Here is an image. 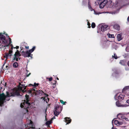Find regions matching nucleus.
<instances>
[{
	"label": "nucleus",
	"instance_id": "1",
	"mask_svg": "<svg viewBox=\"0 0 129 129\" xmlns=\"http://www.w3.org/2000/svg\"><path fill=\"white\" fill-rule=\"evenodd\" d=\"M29 96L27 94L25 95V99L23 101V102L20 105V107L22 108H23L25 110H26V112H28V109L29 110L31 108V105L30 103L29 102Z\"/></svg>",
	"mask_w": 129,
	"mask_h": 129
},
{
	"label": "nucleus",
	"instance_id": "2",
	"mask_svg": "<svg viewBox=\"0 0 129 129\" xmlns=\"http://www.w3.org/2000/svg\"><path fill=\"white\" fill-rule=\"evenodd\" d=\"M61 107L58 104H56L55 106L54 110V113L55 115L57 116L61 111Z\"/></svg>",
	"mask_w": 129,
	"mask_h": 129
},
{
	"label": "nucleus",
	"instance_id": "3",
	"mask_svg": "<svg viewBox=\"0 0 129 129\" xmlns=\"http://www.w3.org/2000/svg\"><path fill=\"white\" fill-rule=\"evenodd\" d=\"M6 98L4 93H3L0 94V106H2L4 105L5 102H6Z\"/></svg>",
	"mask_w": 129,
	"mask_h": 129
},
{
	"label": "nucleus",
	"instance_id": "4",
	"mask_svg": "<svg viewBox=\"0 0 129 129\" xmlns=\"http://www.w3.org/2000/svg\"><path fill=\"white\" fill-rule=\"evenodd\" d=\"M36 47L35 46H34L33 48L28 51H27L26 56H25L26 57H30L31 58L32 57L31 56V53L33 52L35 49Z\"/></svg>",
	"mask_w": 129,
	"mask_h": 129
},
{
	"label": "nucleus",
	"instance_id": "5",
	"mask_svg": "<svg viewBox=\"0 0 129 129\" xmlns=\"http://www.w3.org/2000/svg\"><path fill=\"white\" fill-rule=\"evenodd\" d=\"M21 85H22V86H19L18 87V90L20 91H22V92L24 93L25 91H27L26 90H24L26 89V87L25 86L21 84Z\"/></svg>",
	"mask_w": 129,
	"mask_h": 129
},
{
	"label": "nucleus",
	"instance_id": "6",
	"mask_svg": "<svg viewBox=\"0 0 129 129\" xmlns=\"http://www.w3.org/2000/svg\"><path fill=\"white\" fill-rule=\"evenodd\" d=\"M108 1L107 0H104L101 2L100 4V7L101 8H103L105 6Z\"/></svg>",
	"mask_w": 129,
	"mask_h": 129
},
{
	"label": "nucleus",
	"instance_id": "7",
	"mask_svg": "<svg viewBox=\"0 0 129 129\" xmlns=\"http://www.w3.org/2000/svg\"><path fill=\"white\" fill-rule=\"evenodd\" d=\"M101 30L102 32L106 31L108 27V26L106 25H102L100 27Z\"/></svg>",
	"mask_w": 129,
	"mask_h": 129
},
{
	"label": "nucleus",
	"instance_id": "8",
	"mask_svg": "<svg viewBox=\"0 0 129 129\" xmlns=\"http://www.w3.org/2000/svg\"><path fill=\"white\" fill-rule=\"evenodd\" d=\"M64 119L66 123V124H68L70 123L72 121L71 119L68 117H65Z\"/></svg>",
	"mask_w": 129,
	"mask_h": 129
},
{
	"label": "nucleus",
	"instance_id": "9",
	"mask_svg": "<svg viewBox=\"0 0 129 129\" xmlns=\"http://www.w3.org/2000/svg\"><path fill=\"white\" fill-rule=\"evenodd\" d=\"M21 56V55L18 50H17L16 52L14 54V57H19Z\"/></svg>",
	"mask_w": 129,
	"mask_h": 129
},
{
	"label": "nucleus",
	"instance_id": "10",
	"mask_svg": "<svg viewBox=\"0 0 129 129\" xmlns=\"http://www.w3.org/2000/svg\"><path fill=\"white\" fill-rule=\"evenodd\" d=\"M115 124L116 125L118 126L122 125L123 123L122 122H121L117 120H115L114 121Z\"/></svg>",
	"mask_w": 129,
	"mask_h": 129
},
{
	"label": "nucleus",
	"instance_id": "11",
	"mask_svg": "<svg viewBox=\"0 0 129 129\" xmlns=\"http://www.w3.org/2000/svg\"><path fill=\"white\" fill-rule=\"evenodd\" d=\"M12 55H11L8 53H6L5 54L4 57L6 58V59H7L8 57L11 58Z\"/></svg>",
	"mask_w": 129,
	"mask_h": 129
},
{
	"label": "nucleus",
	"instance_id": "12",
	"mask_svg": "<svg viewBox=\"0 0 129 129\" xmlns=\"http://www.w3.org/2000/svg\"><path fill=\"white\" fill-rule=\"evenodd\" d=\"M12 92L13 96H14L15 95L19 96L20 95L19 93L17 90L14 91H13Z\"/></svg>",
	"mask_w": 129,
	"mask_h": 129
},
{
	"label": "nucleus",
	"instance_id": "13",
	"mask_svg": "<svg viewBox=\"0 0 129 129\" xmlns=\"http://www.w3.org/2000/svg\"><path fill=\"white\" fill-rule=\"evenodd\" d=\"M6 95H5V97L6 98H7V97L13 96L12 92L10 93H9L8 91H7L6 92Z\"/></svg>",
	"mask_w": 129,
	"mask_h": 129
},
{
	"label": "nucleus",
	"instance_id": "14",
	"mask_svg": "<svg viewBox=\"0 0 129 129\" xmlns=\"http://www.w3.org/2000/svg\"><path fill=\"white\" fill-rule=\"evenodd\" d=\"M117 40L118 41H119L123 39L122 37V35L121 34H118L117 35Z\"/></svg>",
	"mask_w": 129,
	"mask_h": 129
},
{
	"label": "nucleus",
	"instance_id": "15",
	"mask_svg": "<svg viewBox=\"0 0 129 129\" xmlns=\"http://www.w3.org/2000/svg\"><path fill=\"white\" fill-rule=\"evenodd\" d=\"M6 37L5 36L1 33V35L0 36V39L2 40H5Z\"/></svg>",
	"mask_w": 129,
	"mask_h": 129
},
{
	"label": "nucleus",
	"instance_id": "16",
	"mask_svg": "<svg viewBox=\"0 0 129 129\" xmlns=\"http://www.w3.org/2000/svg\"><path fill=\"white\" fill-rule=\"evenodd\" d=\"M124 96V95H122V94H120L118 96V99L119 100L121 99L123 100Z\"/></svg>",
	"mask_w": 129,
	"mask_h": 129
},
{
	"label": "nucleus",
	"instance_id": "17",
	"mask_svg": "<svg viewBox=\"0 0 129 129\" xmlns=\"http://www.w3.org/2000/svg\"><path fill=\"white\" fill-rule=\"evenodd\" d=\"M116 105L118 107H123V105H122L119 102L118 100L116 102Z\"/></svg>",
	"mask_w": 129,
	"mask_h": 129
},
{
	"label": "nucleus",
	"instance_id": "18",
	"mask_svg": "<svg viewBox=\"0 0 129 129\" xmlns=\"http://www.w3.org/2000/svg\"><path fill=\"white\" fill-rule=\"evenodd\" d=\"M21 53L23 56L25 57H26L25 56L27 55V51L26 52H24V51H22V52Z\"/></svg>",
	"mask_w": 129,
	"mask_h": 129
},
{
	"label": "nucleus",
	"instance_id": "19",
	"mask_svg": "<svg viewBox=\"0 0 129 129\" xmlns=\"http://www.w3.org/2000/svg\"><path fill=\"white\" fill-rule=\"evenodd\" d=\"M18 66V63L16 62H15L13 64V66L14 68H17Z\"/></svg>",
	"mask_w": 129,
	"mask_h": 129
},
{
	"label": "nucleus",
	"instance_id": "20",
	"mask_svg": "<svg viewBox=\"0 0 129 129\" xmlns=\"http://www.w3.org/2000/svg\"><path fill=\"white\" fill-rule=\"evenodd\" d=\"M39 93L40 94H41L42 95V93H44V94L45 95H46V96H48V94H47L46 93H44L42 90H39Z\"/></svg>",
	"mask_w": 129,
	"mask_h": 129
},
{
	"label": "nucleus",
	"instance_id": "21",
	"mask_svg": "<svg viewBox=\"0 0 129 129\" xmlns=\"http://www.w3.org/2000/svg\"><path fill=\"white\" fill-rule=\"evenodd\" d=\"M52 123L51 121H47L46 123V124L47 125L49 126Z\"/></svg>",
	"mask_w": 129,
	"mask_h": 129
},
{
	"label": "nucleus",
	"instance_id": "22",
	"mask_svg": "<svg viewBox=\"0 0 129 129\" xmlns=\"http://www.w3.org/2000/svg\"><path fill=\"white\" fill-rule=\"evenodd\" d=\"M39 84L38 83H34V85H32L31 84H29V85L30 86V85H32L33 86H34L35 87H36L37 86H38L39 85Z\"/></svg>",
	"mask_w": 129,
	"mask_h": 129
},
{
	"label": "nucleus",
	"instance_id": "23",
	"mask_svg": "<svg viewBox=\"0 0 129 129\" xmlns=\"http://www.w3.org/2000/svg\"><path fill=\"white\" fill-rule=\"evenodd\" d=\"M19 57H14L13 58V60H15L16 61H18V60H20V58H19Z\"/></svg>",
	"mask_w": 129,
	"mask_h": 129
},
{
	"label": "nucleus",
	"instance_id": "24",
	"mask_svg": "<svg viewBox=\"0 0 129 129\" xmlns=\"http://www.w3.org/2000/svg\"><path fill=\"white\" fill-rule=\"evenodd\" d=\"M129 89V86H127L125 87L123 89V91H125L126 90H127Z\"/></svg>",
	"mask_w": 129,
	"mask_h": 129
},
{
	"label": "nucleus",
	"instance_id": "25",
	"mask_svg": "<svg viewBox=\"0 0 129 129\" xmlns=\"http://www.w3.org/2000/svg\"><path fill=\"white\" fill-rule=\"evenodd\" d=\"M119 63L122 65H124V61L123 60H121L119 62Z\"/></svg>",
	"mask_w": 129,
	"mask_h": 129
},
{
	"label": "nucleus",
	"instance_id": "26",
	"mask_svg": "<svg viewBox=\"0 0 129 129\" xmlns=\"http://www.w3.org/2000/svg\"><path fill=\"white\" fill-rule=\"evenodd\" d=\"M91 27L92 28H95V24L94 23L92 22L91 24Z\"/></svg>",
	"mask_w": 129,
	"mask_h": 129
},
{
	"label": "nucleus",
	"instance_id": "27",
	"mask_svg": "<svg viewBox=\"0 0 129 129\" xmlns=\"http://www.w3.org/2000/svg\"><path fill=\"white\" fill-rule=\"evenodd\" d=\"M114 56L113 55L112 56V57L113 58H114L115 59H117V56L116 54L115 53H114Z\"/></svg>",
	"mask_w": 129,
	"mask_h": 129
},
{
	"label": "nucleus",
	"instance_id": "28",
	"mask_svg": "<svg viewBox=\"0 0 129 129\" xmlns=\"http://www.w3.org/2000/svg\"><path fill=\"white\" fill-rule=\"evenodd\" d=\"M60 102L63 104V105H65V103H66V102H64L62 100H60Z\"/></svg>",
	"mask_w": 129,
	"mask_h": 129
},
{
	"label": "nucleus",
	"instance_id": "29",
	"mask_svg": "<svg viewBox=\"0 0 129 129\" xmlns=\"http://www.w3.org/2000/svg\"><path fill=\"white\" fill-rule=\"evenodd\" d=\"M46 79H48V80L50 82L52 81V77H50V78H46Z\"/></svg>",
	"mask_w": 129,
	"mask_h": 129
},
{
	"label": "nucleus",
	"instance_id": "30",
	"mask_svg": "<svg viewBox=\"0 0 129 129\" xmlns=\"http://www.w3.org/2000/svg\"><path fill=\"white\" fill-rule=\"evenodd\" d=\"M88 8H89V9H90L91 11H92V10H93V9L92 8L90 5L89 4L88 5Z\"/></svg>",
	"mask_w": 129,
	"mask_h": 129
},
{
	"label": "nucleus",
	"instance_id": "31",
	"mask_svg": "<svg viewBox=\"0 0 129 129\" xmlns=\"http://www.w3.org/2000/svg\"><path fill=\"white\" fill-rule=\"evenodd\" d=\"M26 129H34V127L33 126H32L31 127H29L27 128V127H26Z\"/></svg>",
	"mask_w": 129,
	"mask_h": 129
},
{
	"label": "nucleus",
	"instance_id": "32",
	"mask_svg": "<svg viewBox=\"0 0 129 129\" xmlns=\"http://www.w3.org/2000/svg\"><path fill=\"white\" fill-rule=\"evenodd\" d=\"M31 89L32 91H33L34 92L37 91V90H36L34 88H32Z\"/></svg>",
	"mask_w": 129,
	"mask_h": 129
},
{
	"label": "nucleus",
	"instance_id": "33",
	"mask_svg": "<svg viewBox=\"0 0 129 129\" xmlns=\"http://www.w3.org/2000/svg\"><path fill=\"white\" fill-rule=\"evenodd\" d=\"M8 53H9L11 55H12V54L13 53L12 50L11 49V50H9Z\"/></svg>",
	"mask_w": 129,
	"mask_h": 129
},
{
	"label": "nucleus",
	"instance_id": "34",
	"mask_svg": "<svg viewBox=\"0 0 129 129\" xmlns=\"http://www.w3.org/2000/svg\"><path fill=\"white\" fill-rule=\"evenodd\" d=\"M87 25L88 26V27L90 28L91 27V26H90V24L89 22H87Z\"/></svg>",
	"mask_w": 129,
	"mask_h": 129
},
{
	"label": "nucleus",
	"instance_id": "35",
	"mask_svg": "<svg viewBox=\"0 0 129 129\" xmlns=\"http://www.w3.org/2000/svg\"><path fill=\"white\" fill-rule=\"evenodd\" d=\"M107 35L109 38H112V35H110L109 34H108Z\"/></svg>",
	"mask_w": 129,
	"mask_h": 129
},
{
	"label": "nucleus",
	"instance_id": "36",
	"mask_svg": "<svg viewBox=\"0 0 129 129\" xmlns=\"http://www.w3.org/2000/svg\"><path fill=\"white\" fill-rule=\"evenodd\" d=\"M120 117L121 118L123 119H125V117L124 116H120Z\"/></svg>",
	"mask_w": 129,
	"mask_h": 129
},
{
	"label": "nucleus",
	"instance_id": "37",
	"mask_svg": "<svg viewBox=\"0 0 129 129\" xmlns=\"http://www.w3.org/2000/svg\"><path fill=\"white\" fill-rule=\"evenodd\" d=\"M26 92H27V91H25ZM32 92V90H31V89L30 90H29L27 91V92H28L29 93H31Z\"/></svg>",
	"mask_w": 129,
	"mask_h": 129
},
{
	"label": "nucleus",
	"instance_id": "38",
	"mask_svg": "<svg viewBox=\"0 0 129 129\" xmlns=\"http://www.w3.org/2000/svg\"><path fill=\"white\" fill-rule=\"evenodd\" d=\"M122 113H119V114H118L117 115V117H119V116L120 115H122Z\"/></svg>",
	"mask_w": 129,
	"mask_h": 129
},
{
	"label": "nucleus",
	"instance_id": "39",
	"mask_svg": "<svg viewBox=\"0 0 129 129\" xmlns=\"http://www.w3.org/2000/svg\"><path fill=\"white\" fill-rule=\"evenodd\" d=\"M123 120H125L126 121L129 122V120H128L127 118H126V117H125V119Z\"/></svg>",
	"mask_w": 129,
	"mask_h": 129
},
{
	"label": "nucleus",
	"instance_id": "40",
	"mask_svg": "<svg viewBox=\"0 0 129 129\" xmlns=\"http://www.w3.org/2000/svg\"><path fill=\"white\" fill-rule=\"evenodd\" d=\"M19 46H16V47H14V48H16L17 49H19Z\"/></svg>",
	"mask_w": 129,
	"mask_h": 129
},
{
	"label": "nucleus",
	"instance_id": "41",
	"mask_svg": "<svg viewBox=\"0 0 129 129\" xmlns=\"http://www.w3.org/2000/svg\"><path fill=\"white\" fill-rule=\"evenodd\" d=\"M6 69L7 70H8L9 68V67H8V66H6Z\"/></svg>",
	"mask_w": 129,
	"mask_h": 129
},
{
	"label": "nucleus",
	"instance_id": "42",
	"mask_svg": "<svg viewBox=\"0 0 129 129\" xmlns=\"http://www.w3.org/2000/svg\"><path fill=\"white\" fill-rule=\"evenodd\" d=\"M10 99L9 98H8L7 97L6 98V100H7V101H8Z\"/></svg>",
	"mask_w": 129,
	"mask_h": 129
},
{
	"label": "nucleus",
	"instance_id": "43",
	"mask_svg": "<svg viewBox=\"0 0 129 129\" xmlns=\"http://www.w3.org/2000/svg\"><path fill=\"white\" fill-rule=\"evenodd\" d=\"M11 45V49L12 50H13V48H14V47H13V46L12 45V44Z\"/></svg>",
	"mask_w": 129,
	"mask_h": 129
},
{
	"label": "nucleus",
	"instance_id": "44",
	"mask_svg": "<svg viewBox=\"0 0 129 129\" xmlns=\"http://www.w3.org/2000/svg\"><path fill=\"white\" fill-rule=\"evenodd\" d=\"M30 74H31V73H30L28 74H27V75H26V77H28V76H29V75Z\"/></svg>",
	"mask_w": 129,
	"mask_h": 129
},
{
	"label": "nucleus",
	"instance_id": "45",
	"mask_svg": "<svg viewBox=\"0 0 129 129\" xmlns=\"http://www.w3.org/2000/svg\"><path fill=\"white\" fill-rule=\"evenodd\" d=\"M25 48L26 49H29V47L25 46Z\"/></svg>",
	"mask_w": 129,
	"mask_h": 129
},
{
	"label": "nucleus",
	"instance_id": "46",
	"mask_svg": "<svg viewBox=\"0 0 129 129\" xmlns=\"http://www.w3.org/2000/svg\"><path fill=\"white\" fill-rule=\"evenodd\" d=\"M126 102L129 104V99L126 101Z\"/></svg>",
	"mask_w": 129,
	"mask_h": 129
},
{
	"label": "nucleus",
	"instance_id": "47",
	"mask_svg": "<svg viewBox=\"0 0 129 129\" xmlns=\"http://www.w3.org/2000/svg\"><path fill=\"white\" fill-rule=\"evenodd\" d=\"M9 42H11V39L10 38H9Z\"/></svg>",
	"mask_w": 129,
	"mask_h": 129
},
{
	"label": "nucleus",
	"instance_id": "48",
	"mask_svg": "<svg viewBox=\"0 0 129 129\" xmlns=\"http://www.w3.org/2000/svg\"><path fill=\"white\" fill-rule=\"evenodd\" d=\"M44 99L45 101H46V100H47L45 98H44ZM46 102L47 103V102Z\"/></svg>",
	"mask_w": 129,
	"mask_h": 129
},
{
	"label": "nucleus",
	"instance_id": "49",
	"mask_svg": "<svg viewBox=\"0 0 129 129\" xmlns=\"http://www.w3.org/2000/svg\"><path fill=\"white\" fill-rule=\"evenodd\" d=\"M6 63V61H4V64H3V66H4V65H5V63Z\"/></svg>",
	"mask_w": 129,
	"mask_h": 129
},
{
	"label": "nucleus",
	"instance_id": "50",
	"mask_svg": "<svg viewBox=\"0 0 129 129\" xmlns=\"http://www.w3.org/2000/svg\"><path fill=\"white\" fill-rule=\"evenodd\" d=\"M20 48H21V50H22L23 49V48L22 47H20Z\"/></svg>",
	"mask_w": 129,
	"mask_h": 129
},
{
	"label": "nucleus",
	"instance_id": "51",
	"mask_svg": "<svg viewBox=\"0 0 129 129\" xmlns=\"http://www.w3.org/2000/svg\"><path fill=\"white\" fill-rule=\"evenodd\" d=\"M112 129H117V128H114L113 127L112 128Z\"/></svg>",
	"mask_w": 129,
	"mask_h": 129
},
{
	"label": "nucleus",
	"instance_id": "52",
	"mask_svg": "<svg viewBox=\"0 0 129 129\" xmlns=\"http://www.w3.org/2000/svg\"><path fill=\"white\" fill-rule=\"evenodd\" d=\"M127 20L128 21H129V16L127 18Z\"/></svg>",
	"mask_w": 129,
	"mask_h": 129
},
{
	"label": "nucleus",
	"instance_id": "53",
	"mask_svg": "<svg viewBox=\"0 0 129 129\" xmlns=\"http://www.w3.org/2000/svg\"><path fill=\"white\" fill-rule=\"evenodd\" d=\"M117 26L118 27L117 28L118 29L119 28V26L118 25H117Z\"/></svg>",
	"mask_w": 129,
	"mask_h": 129
},
{
	"label": "nucleus",
	"instance_id": "54",
	"mask_svg": "<svg viewBox=\"0 0 129 129\" xmlns=\"http://www.w3.org/2000/svg\"><path fill=\"white\" fill-rule=\"evenodd\" d=\"M127 65L129 66V61H128L127 62Z\"/></svg>",
	"mask_w": 129,
	"mask_h": 129
},
{
	"label": "nucleus",
	"instance_id": "55",
	"mask_svg": "<svg viewBox=\"0 0 129 129\" xmlns=\"http://www.w3.org/2000/svg\"><path fill=\"white\" fill-rule=\"evenodd\" d=\"M11 43H12V42L11 41L10 42H9V44H11Z\"/></svg>",
	"mask_w": 129,
	"mask_h": 129
},
{
	"label": "nucleus",
	"instance_id": "56",
	"mask_svg": "<svg viewBox=\"0 0 129 129\" xmlns=\"http://www.w3.org/2000/svg\"><path fill=\"white\" fill-rule=\"evenodd\" d=\"M2 89V87H0V90H1Z\"/></svg>",
	"mask_w": 129,
	"mask_h": 129
},
{
	"label": "nucleus",
	"instance_id": "57",
	"mask_svg": "<svg viewBox=\"0 0 129 129\" xmlns=\"http://www.w3.org/2000/svg\"><path fill=\"white\" fill-rule=\"evenodd\" d=\"M56 79L58 80H59V78L58 77H57Z\"/></svg>",
	"mask_w": 129,
	"mask_h": 129
},
{
	"label": "nucleus",
	"instance_id": "58",
	"mask_svg": "<svg viewBox=\"0 0 129 129\" xmlns=\"http://www.w3.org/2000/svg\"><path fill=\"white\" fill-rule=\"evenodd\" d=\"M109 2H110V3H111L112 2L111 1H110Z\"/></svg>",
	"mask_w": 129,
	"mask_h": 129
},
{
	"label": "nucleus",
	"instance_id": "59",
	"mask_svg": "<svg viewBox=\"0 0 129 129\" xmlns=\"http://www.w3.org/2000/svg\"><path fill=\"white\" fill-rule=\"evenodd\" d=\"M114 120H112V122H113V121H114Z\"/></svg>",
	"mask_w": 129,
	"mask_h": 129
},
{
	"label": "nucleus",
	"instance_id": "60",
	"mask_svg": "<svg viewBox=\"0 0 129 129\" xmlns=\"http://www.w3.org/2000/svg\"><path fill=\"white\" fill-rule=\"evenodd\" d=\"M55 118V117H54L53 118H52V119L53 118Z\"/></svg>",
	"mask_w": 129,
	"mask_h": 129
},
{
	"label": "nucleus",
	"instance_id": "61",
	"mask_svg": "<svg viewBox=\"0 0 129 129\" xmlns=\"http://www.w3.org/2000/svg\"><path fill=\"white\" fill-rule=\"evenodd\" d=\"M33 55V54H31V56L32 57V56Z\"/></svg>",
	"mask_w": 129,
	"mask_h": 129
},
{
	"label": "nucleus",
	"instance_id": "62",
	"mask_svg": "<svg viewBox=\"0 0 129 129\" xmlns=\"http://www.w3.org/2000/svg\"><path fill=\"white\" fill-rule=\"evenodd\" d=\"M99 1H102V0H98Z\"/></svg>",
	"mask_w": 129,
	"mask_h": 129
},
{
	"label": "nucleus",
	"instance_id": "63",
	"mask_svg": "<svg viewBox=\"0 0 129 129\" xmlns=\"http://www.w3.org/2000/svg\"><path fill=\"white\" fill-rule=\"evenodd\" d=\"M8 46V45L6 46Z\"/></svg>",
	"mask_w": 129,
	"mask_h": 129
},
{
	"label": "nucleus",
	"instance_id": "64",
	"mask_svg": "<svg viewBox=\"0 0 129 129\" xmlns=\"http://www.w3.org/2000/svg\"><path fill=\"white\" fill-rule=\"evenodd\" d=\"M59 104H60V103H59Z\"/></svg>",
	"mask_w": 129,
	"mask_h": 129
}]
</instances>
